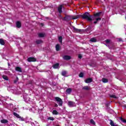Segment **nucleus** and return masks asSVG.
<instances>
[{
    "label": "nucleus",
    "instance_id": "f257e3e1",
    "mask_svg": "<svg viewBox=\"0 0 126 126\" xmlns=\"http://www.w3.org/2000/svg\"><path fill=\"white\" fill-rule=\"evenodd\" d=\"M79 16L78 18L82 17L83 19H87L88 21H92V16H91L89 13L86 12L83 15H77Z\"/></svg>",
    "mask_w": 126,
    "mask_h": 126
},
{
    "label": "nucleus",
    "instance_id": "f03ea898",
    "mask_svg": "<svg viewBox=\"0 0 126 126\" xmlns=\"http://www.w3.org/2000/svg\"><path fill=\"white\" fill-rule=\"evenodd\" d=\"M79 17V16L76 15V16H66L64 18L63 20L65 21H69V20L71 19H77Z\"/></svg>",
    "mask_w": 126,
    "mask_h": 126
},
{
    "label": "nucleus",
    "instance_id": "7ed1b4c3",
    "mask_svg": "<svg viewBox=\"0 0 126 126\" xmlns=\"http://www.w3.org/2000/svg\"><path fill=\"white\" fill-rule=\"evenodd\" d=\"M55 100L57 101L58 104H59V106H63V100L59 97H56Z\"/></svg>",
    "mask_w": 126,
    "mask_h": 126
},
{
    "label": "nucleus",
    "instance_id": "20e7f679",
    "mask_svg": "<svg viewBox=\"0 0 126 126\" xmlns=\"http://www.w3.org/2000/svg\"><path fill=\"white\" fill-rule=\"evenodd\" d=\"M73 30H74V32H76L77 33H82L84 32L83 30L78 29L74 27H72Z\"/></svg>",
    "mask_w": 126,
    "mask_h": 126
},
{
    "label": "nucleus",
    "instance_id": "39448f33",
    "mask_svg": "<svg viewBox=\"0 0 126 126\" xmlns=\"http://www.w3.org/2000/svg\"><path fill=\"white\" fill-rule=\"evenodd\" d=\"M23 98L26 102H29V101H30V98L27 96V94H25L24 95Z\"/></svg>",
    "mask_w": 126,
    "mask_h": 126
},
{
    "label": "nucleus",
    "instance_id": "423d86ee",
    "mask_svg": "<svg viewBox=\"0 0 126 126\" xmlns=\"http://www.w3.org/2000/svg\"><path fill=\"white\" fill-rule=\"evenodd\" d=\"M28 62H36V59L33 57H30L28 59Z\"/></svg>",
    "mask_w": 126,
    "mask_h": 126
},
{
    "label": "nucleus",
    "instance_id": "0eeeda50",
    "mask_svg": "<svg viewBox=\"0 0 126 126\" xmlns=\"http://www.w3.org/2000/svg\"><path fill=\"white\" fill-rule=\"evenodd\" d=\"M63 60H65L66 61H68L69 60H70V59H71V57H70V56H69L65 55L63 57Z\"/></svg>",
    "mask_w": 126,
    "mask_h": 126
},
{
    "label": "nucleus",
    "instance_id": "6e6552de",
    "mask_svg": "<svg viewBox=\"0 0 126 126\" xmlns=\"http://www.w3.org/2000/svg\"><path fill=\"white\" fill-rule=\"evenodd\" d=\"M68 104L69 107H74L75 106V103L72 101H69Z\"/></svg>",
    "mask_w": 126,
    "mask_h": 126
},
{
    "label": "nucleus",
    "instance_id": "1a4fd4ad",
    "mask_svg": "<svg viewBox=\"0 0 126 126\" xmlns=\"http://www.w3.org/2000/svg\"><path fill=\"white\" fill-rule=\"evenodd\" d=\"M62 9H63V5H60L58 7V11H59V13H62L63 12Z\"/></svg>",
    "mask_w": 126,
    "mask_h": 126
},
{
    "label": "nucleus",
    "instance_id": "9d476101",
    "mask_svg": "<svg viewBox=\"0 0 126 126\" xmlns=\"http://www.w3.org/2000/svg\"><path fill=\"white\" fill-rule=\"evenodd\" d=\"M16 25L17 28H20L21 27V23L20 22H17Z\"/></svg>",
    "mask_w": 126,
    "mask_h": 126
},
{
    "label": "nucleus",
    "instance_id": "9b49d317",
    "mask_svg": "<svg viewBox=\"0 0 126 126\" xmlns=\"http://www.w3.org/2000/svg\"><path fill=\"white\" fill-rule=\"evenodd\" d=\"M92 81V79L91 78H89L85 80L86 83H90Z\"/></svg>",
    "mask_w": 126,
    "mask_h": 126
},
{
    "label": "nucleus",
    "instance_id": "f8f14e48",
    "mask_svg": "<svg viewBox=\"0 0 126 126\" xmlns=\"http://www.w3.org/2000/svg\"><path fill=\"white\" fill-rule=\"evenodd\" d=\"M71 91H72V89H71V88H68L66 90V92L67 94H70Z\"/></svg>",
    "mask_w": 126,
    "mask_h": 126
},
{
    "label": "nucleus",
    "instance_id": "ddd939ff",
    "mask_svg": "<svg viewBox=\"0 0 126 126\" xmlns=\"http://www.w3.org/2000/svg\"><path fill=\"white\" fill-rule=\"evenodd\" d=\"M46 34L44 33H40L38 34V36L40 38H43V37H45Z\"/></svg>",
    "mask_w": 126,
    "mask_h": 126
},
{
    "label": "nucleus",
    "instance_id": "4468645a",
    "mask_svg": "<svg viewBox=\"0 0 126 126\" xmlns=\"http://www.w3.org/2000/svg\"><path fill=\"white\" fill-rule=\"evenodd\" d=\"M66 74H67V71H63L62 72V75L63 76H67Z\"/></svg>",
    "mask_w": 126,
    "mask_h": 126
},
{
    "label": "nucleus",
    "instance_id": "2eb2a0df",
    "mask_svg": "<svg viewBox=\"0 0 126 126\" xmlns=\"http://www.w3.org/2000/svg\"><path fill=\"white\" fill-rule=\"evenodd\" d=\"M15 69L16 70H17V71H19V72H22V69L20 67H16L15 68Z\"/></svg>",
    "mask_w": 126,
    "mask_h": 126
},
{
    "label": "nucleus",
    "instance_id": "dca6fc26",
    "mask_svg": "<svg viewBox=\"0 0 126 126\" xmlns=\"http://www.w3.org/2000/svg\"><path fill=\"white\" fill-rule=\"evenodd\" d=\"M110 125L111 126H118V125L117 124H115V123H114V122H113L112 121V120H110Z\"/></svg>",
    "mask_w": 126,
    "mask_h": 126
},
{
    "label": "nucleus",
    "instance_id": "f3484780",
    "mask_svg": "<svg viewBox=\"0 0 126 126\" xmlns=\"http://www.w3.org/2000/svg\"><path fill=\"white\" fill-rule=\"evenodd\" d=\"M90 42H92L93 43H95L97 42V39L95 38H92L90 40Z\"/></svg>",
    "mask_w": 126,
    "mask_h": 126
},
{
    "label": "nucleus",
    "instance_id": "a211bd4d",
    "mask_svg": "<svg viewBox=\"0 0 126 126\" xmlns=\"http://www.w3.org/2000/svg\"><path fill=\"white\" fill-rule=\"evenodd\" d=\"M59 65H60V64H59V63H57L53 65V68H59Z\"/></svg>",
    "mask_w": 126,
    "mask_h": 126
},
{
    "label": "nucleus",
    "instance_id": "6ab92c4d",
    "mask_svg": "<svg viewBox=\"0 0 126 126\" xmlns=\"http://www.w3.org/2000/svg\"><path fill=\"white\" fill-rule=\"evenodd\" d=\"M0 122L1 123V124H6V123H8V121H7V120L3 119L0 121Z\"/></svg>",
    "mask_w": 126,
    "mask_h": 126
},
{
    "label": "nucleus",
    "instance_id": "aec40b11",
    "mask_svg": "<svg viewBox=\"0 0 126 126\" xmlns=\"http://www.w3.org/2000/svg\"><path fill=\"white\" fill-rule=\"evenodd\" d=\"M61 48V46L59 45V44H57L56 46V50L57 51H60V49Z\"/></svg>",
    "mask_w": 126,
    "mask_h": 126
},
{
    "label": "nucleus",
    "instance_id": "412c9836",
    "mask_svg": "<svg viewBox=\"0 0 126 126\" xmlns=\"http://www.w3.org/2000/svg\"><path fill=\"white\" fill-rule=\"evenodd\" d=\"M100 20H101V18H97L96 19V21H94V24H97V23L98 22V21H100Z\"/></svg>",
    "mask_w": 126,
    "mask_h": 126
},
{
    "label": "nucleus",
    "instance_id": "4be33fe9",
    "mask_svg": "<svg viewBox=\"0 0 126 126\" xmlns=\"http://www.w3.org/2000/svg\"><path fill=\"white\" fill-rule=\"evenodd\" d=\"M102 81L103 83H107V82H108V80L106 78H102Z\"/></svg>",
    "mask_w": 126,
    "mask_h": 126
},
{
    "label": "nucleus",
    "instance_id": "5701e85b",
    "mask_svg": "<svg viewBox=\"0 0 126 126\" xmlns=\"http://www.w3.org/2000/svg\"><path fill=\"white\" fill-rule=\"evenodd\" d=\"M83 89H84V90H89L90 88H89V87L86 86L83 87Z\"/></svg>",
    "mask_w": 126,
    "mask_h": 126
},
{
    "label": "nucleus",
    "instance_id": "b1692460",
    "mask_svg": "<svg viewBox=\"0 0 126 126\" xmlns=\"http://www.w3.org/2000/svg\"><path fill=\"white\" fill-rule=\"evenodd\" d=\"M52 114L53 115H59V112L58 111H57V110H53V111L52 112Z\"/></svg>",
    "mask_w": 126,
    "mask_h": 126
},
{
    "label": "nucleus",
    "instance_id": "393cba45",
    "mask_svg": "<svg viewBox=\"0 0 126 126\" xmlns=\"http://www.w3.org/2000/svg\"><path fill=\"white\" fill-rule=\"evenodd\" d=\"M2 78L5 80H8V77H7V76L6 75H3Z\"/></svg>",
    "mask_w": 126,
    "mask_h": 126
},
{
    "label": "nucleus",
    "instance_id": "a878e982",
    "mask_svg": "<svg viewBox=\"0 0 126 126\" xmlns=\"http://www.w3.org/2000/svg\"><path fill=\"white\" fill-rule=\"evenodd\" d=\"M59 41L60 43H63V37L60 36L59 37Z\"/></svg>",
    "mask_w": 126,
    "mask_h": 126
},
{
    "label": "nucleus",
    "instance_id": "bb28decb",
    "mask_svg": "<svg viewBox=\"0 0 126 126\" xmlns=\"http://www.w3.org/2000/svg\"><path fill=\"white\" fill-rule=\"evenodd\" d=\"M13 115L14 116H15V117H16V118H18V119L19 118L20 116L19 115H18L17 113L14 112L13 113Z\"/></svg>",
    "mask_w": 126,
    "mask_h": 126
},
{
    "label": "nucleus",
    "instance_id": "cd10ccee",
    "mask_svg": "<svg viewBox=\"0 0 126 126\" xmlns=\"http://www.w3.org/2000/svg\"><path fill=\"white\" fill-rule=\"evenodd\" d=\"M0 44L1 45H4V41H3L2 39H0Z\"/></svg>",
    "mask_w": 126,
    "mask_h": 126
},
{
    "label": "nucleus",
    "instance_id": "c85d7f7f",
    "mask_svg": "<svg viewBox=\"0 0 126 126\" xmlns=\"http://www.w3.org/2000/svg\"><path fill=\"white\" fill-rule=\"evenodd\" d=\"M36 43L37 44H42V43H43V41H42L41 40H38L36 41Z\"/></svg>",
    "mask_w": 126,
    "mask_h": 126
},
{
    "label": "nucleus",
    "instance_id": "c756f323",
    "mask_svg": "<svg viewBox=\"0 0 126 126\" xmlns=\"http://www.w3.org/2000/svg\"><path fill=\"white\" fill-rule=\"evenodd\" d=\"M100 14H101V12H98L94 14V16H100Z\"/></svg>",
    "mask_w": 126,
    "mask_h": 126
},
{
    "label": "nucleus",
    "instance_id": "7c9ffc66",
    "mask_svg": "<svg viewBox=\"0 0 126 126\" xmlns=\"http://www.w3.org/2000/svg\"><path fill=\"white\" fill-rule=\"evenodd\" d=\"M120 120H121V122H123V123H126V120L123 119V118L121 117Z\"/></svg>",
    "mask_w": 126,
    "mask_h": 126
},
{
    "label": "nucleus",
    "instance_id": "2f4dec72",
    "mask_svg": "<svg viewBox=\"0 0 126 126\" xmlns=\"http://www.w3.org/2000/svg\"><path fill=\"white\" fill-rule=\"evenodd\" d=\"M90 123H91V124H92L93 125H95V122H94V120H93L92 119L90 120Z\"/></svg>",
    "mask_w": 126,
    "mask_h": 126
},
{
    "label": "nucleus",
    "instance_id": "473e14b6",
    "mask_svg": "<svg viewBox=\"0 0 126 126\" xmlns=\"http://www.w3.org/2000/svg\"><path fill=\"white\" fill-rule=\"evenodd\" d=\"M105 42L107 44H109V43H111V40L110 39H107L105 40Z\"/></svg>",
    "mask_w": 126,
    "mask_h": 126
},
{
    "label": "nucleus",
    "instance_id": "72a5a7b5",
    "mask_svg": "<svg viewBox=\"0 0 126 126\" xmlns=\"http://www.w3.org/2000/svg\"><path fill=\"white\" fill-rule=\"evenodd\" d=\"M79 77H83L84 74L83 73H80L79 75Z\"/></svg>",
    "mask_w": 126,
    "mask_h": 126
},
{
    "label": "nucleus",
    "instance_id": "f704fd0d",
    "mask_svg": "<svg viewBox=\"0 0 126 126\" xmlns=\"http://www.w3.org/2000/svg\"><path fill=\"white\" fill-rule=\"evenodd\" d=\"M18 119H19L20 121H24V119L20 116Z\"/></svg>",
    "mask_w": 126,
    "mask_h": 126
},
{
    "label": "nucleus",
    "instance_id": "c9c22d12",
    "mask_svg": "<svg viewBox=\"0 0 126 126\" xmlns=\"http://www.w3.org/2000/svg\"><path fill=\"white\" fill-rule=\"evenodd\" d=\"M48 120H50V121H54V120H55V118H54L53 117H49Z\"/></svg>",
    "mask_w": 126,
    "mask_h": 126
},
{
    "label": "nucleus",
    "instance_id": "e433bc0d",
    "mask_svg": "<svg viewBox=\"0 0 126 126\" xmlns=\"http://www.w3.org/2000/svg\"><path fill=\"white\" fill-rule=\"evenodd\" d=\"M111 97L112 98H117V96H116V95H111Z\"/></svg>",
    "mask_w": 126,
    "mask_h": 126
},
{
    "label": "nucleus",
    "instance_id": "4c0bfd02",
    "mask_svg": "<svg viewBox=\"0 0 126 126\" xmlns=\"http://www.w3.org/2000/svg\"><path fill=\"white\" fill-rule=\"evenodd\" d=\"M78 58H79V59H81L82 58V56H81V55L80 54L78 56Z\"/></svg>",
    "mask_w": 126,
    "mask_h": 126
},
{
    "label": "nucleus",
    "instance_id": "58836bf2",
    "mask_svg": "<svg viewBox=\"0 0 126 126\" xmlns=\"http://www.w3.org/2000/svg\"><path fill=\"white\" fill-rule=\"evenodd\" d=\"M58 104H57V103H56L55 104V107H58Z\"/></svg>",
    "mask_w": 126,
    "mask_h": 126
},
{
    "label": "nucleus",
    "instance_id": "ea45409f",
    "mask_svg": "<svg viewBox=\"0 0 126 126\" xmlns=\"http://www.w3.org/2000/svg\"><path fill=\"white\" fill-rule=\"evenodd\" d=\"M119 41L120 42L122 41V38H119Z\"/></svg>",
    "mask_w": 126,
    "mask_h": 126
},
{
    "label": "nucleus",
    "instance_id": "a19ab883",
    "mask_svg": "<svg viewBox=\"0 0 126 126\" xmlns=\"http://www.w3.org/2000/svg\"><path fill=\"white\" fill-rule=\"evenodd\" d=\"M17 80H18V78H17Z\"/></svg>",
    "mask_w": 126,
    "mask_h": 126
}]
</instances>
